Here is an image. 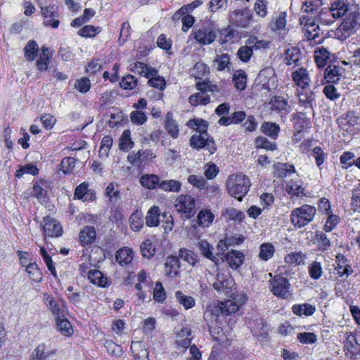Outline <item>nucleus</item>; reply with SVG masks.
I'll return each instance as SVG.
<instances>
[{
  "label": "nucleus",
  "instance_id": "nucleus-18",
  "mask_svg": "<svg viewBox=\"0 0 360 360\" xmlns=\"http://www.w3.org/2000/svg\"><path fill=\"white\" fill-rule=\"evenodd\" d=\"M245 260V255L240 250H230L221 259V262H226L228 268L233 271L240 269Z\"/></svg>",
  "mask_w": 360,
  "mask_h": 360
},
{
  "label": "nucleus",
  "instance_id": "nucleus-62",
  "mask_svg": "<svg viewBox=\"0 0 360 360\" xmlns=\"http://www.w3.org/2000/svg\"><path fill=\"white\" fill-rule=\"evenodd\" d=\"M181 188V184L179 180L167 179L161 181L159 188L167 192L178 193Z\"/></svg>",
  "mask_w": 360,
  "mask_h": 360
},
{
  "label": "nucleus",
  "instance_id": "nucleus-28",
  "mask_svg": "<svg viewBox=\"0 0 360 360\" xmlns=\"http://www.w3.org/2000/svg\"><path fill=\"white\" fill-rule=\"evenodd\" d=\"M198 248L200 253H201L203 257L211 261L216 266H217V257L214 256V253L213 252L214 248L208 240L201 239L198 243Z\"/></svg>",
  "mask_w": 360,
  "mask_h": 360
},
{
  "label": "nucleus",
  "instance_id": "nucleus-17",
  "mask_svg": "<svg viewBox=\"0 0 360 360\" xmlns=\"http://www.w3.org/2000/svg\"><path fill=\"white\" fill-rule=\"evenodd\" d=\"M155 157L150 149L139 150L137 152H131L129 154L127 159L131 165L136 167H144L152 162Z\"/></svg>",
  "mask_w": 360,
  "mask_h": 360
},
{
  "label": "nucleus",
  "instance_id": "nucleus-2",
  "mask_svg": "<svg viewBox=\"0 0 360 360\" xmlns=\"http://www.w3.org/2000/svg\"><path fill=\"white\" fill-rule=\"evenodd\" d=\"M251 186L250 179L243 174H231L226 181V190L229 195L241 202Z\"/></svg>",
  "mask_w": 360,
  "mask_h": 360
},
{
  "label": "nucleus",
  "instance_id": "nucleus-60",
  "mask_svg": "<svg viewBox=\"0 0 360 360\" xmlns=\"http://www.w3.org/2000/svg\"><path fill=\"white\" fill-rule=\"evenodd\" d=\"M319 5V0H305L302 4V12L316 18Z\"/></svg>",
  "mask_w": 360,
  "mask_h": 360
},
{
  "label": "nucleus",
  "instance_id": "nucleus-8",
  "mask_svg": "<svg viewBox=\"0 0 360 360\" xmlns=\"http://www.w3.org/2000/svg\"><path fill=\"white\" fill-rule=\"evenodd\" d=\"M343 352L348 359L356 360L357 356L360 355V344L358 342L357 333L355 332L345 333Z\"/></svg>",
  "mask_w": 360,
  "mask_h": 360
},
{
  "label": "nucleus",
  "instance_id": "nucleus-9",
  "mask_svg": "<svg viewBox=\"0 0 360 360\" xmlns=\"http://www.w3.org/2000/svg\"><path fill=\"white\" fill-rule=\"evenodd\" d=\"M96 198V191L91 187L89 182L85 181L75 186L73 200L86 202H94Z\"/></svg>",
  "mask_w": 360,
  "mask_h": 360
},
{
  "label": "nucleus",
  "instance_id": "nucleus-37",
  "mask_svg": "<svg viewBox=\"0 0 360 360\" xmlns=\"http://www.w3.org/2000/svg\"><path fill=\"white\" fill-rule=\"evenodd\" d=\"M340 18L342 17L336 15L335 13L330 11L328 8H322L319 13L316 14V20L322 25L329 26Z\"/></svg>",
  "mask_w": 360,
  "mask_h": 360
},
{
  "label": "nucleus",
  "instance_id": "nucleus-39",
  "mask_svg": "<svg viewBox=\"0 0 360 360\" xmlns=\"http://www.w3.org/2000/svg\"><path fill=\"white\" fill-rule=\"evenodd\" d=\"M314 243L317 248V250L322 252L328 250L330 247V241L326 233L321 231H316L314 237Z\"/></svg>",
  "mask_w": 360,
  "mask_h": 360
},
{
  "label": "nucleus",
  "instance_id": "nucleus-33",
  "mask_svg": "<svg viewBox=\"0 0 360 360\" xmlns=\"http://www.w3.org/2000/svg\"><path fill=\"white\" fill-rule=\"evenodd\" d=\"M188 128L195 131L198 134H208L209 123L202 118H191L186 122Z\"/></svg>",
  "mask_w": 360,
  "mask_h": 360
},
{
  "label": "nucleus",
  "instance_id": "nucleus-21",
  "mask_svg": "<svg viewBox=\"0 0 360 360\" xmlns=\"http://www.w3.org/2000/svg\"><path fill=\"white\" fill-rule=\"evenodd\" d=\"M96 229L93 226L86 225L80 229L79 242L80 245L86 247L92 245L96 240Z\"/></svg>",
  "mask_w": 360,
  "mask_h": 360
},
{
  "label": "nucleus",
  "instance_id": "nucleus-26",
  "mask_svg": "<svg viewBox=\"0 0 360 360\" xmlns=\"http://www.w3.org/2000/svg\"><path fill=\"white\" fill-rule=\"evenodd\" d=\"M165 129L167 134L173 139H177L179 136V124L178 122L173 119V113L167 112L165 115L164 122Z\"/></svg>",
  "mask_w": 360,
  "mask_h": 360
},
{
  "label": "nucleus",
  "instance_id": "nucleus-43",
  "mask_svg": "<svg viewBox=\"0 0 360 360\" xmlns=\"http://www.w3.org/2000/svg\"><path fill=\"white\" fill-rule=\"evenodd\" d=\"M233 285V278H226L224 276L217 274V281L212 284V288L217 292H224L228 293L231 290Z\"/></svg>",
  "mask_w": 360,
  "mask_h": 360
},
{
  "label": "nucleus",
  "instance_id": "nucleus-42",
  "mask_svg": "<svg viewBox=\"0 0 360 360\" xmlns=\"http://www.w3.org/2000/svg\"><path fill=\"white\" fill-rule=\"evenodd\" d=\"M160 182L159 176L155 174H143L140 179L141 185L148 190L160 188Z\"/></svg>",
  "mask_w": 360,
  "mask_h": 360
},
{
  "label": "nucleus",
  "instance_id": "nucleus-38",
  "mask_svg": "<svg viewBox=\"0 0 360 360\" xmlns=\"http://www.w3.org/2000/svg\"><path fill=\"white\" fill-rule=\"evenodd\" d=\"M260 131L265 136L273 140H276L281 131L278 124L272 122L265 121L260 126Z\"/></svg>",
  "mask_w": 360,
  "mask_h": 360
},
{
  "label": "nucleus",
  "instance_id": "nucleus-12",
  "mask_svg": "<svg viewBox=\"0 0 360 360\" xmlns=\"http://www.w3.org/2000/svg\"><path fill=\"white\" fill-rule=\"evenodd\" d=\"M267 107L271 112L276 113L281 117H285L290 112V105L287 99L281 96H272L267 103Z\"/></svg>",
  "mask_w": 360,
  "mask_h": 360
},
{
  "label": "nucleus",
  "instance_id": "nucleus-56",
  "mask_svg": "<svg viewBox=\"0 0 360 360\" xmlns=\"http://www.w3.org/2000/svg\"><path fill=\"white\" fill-rule=\"evenodd\" d=\"M347 0H332L328 8L338 16H344L348 10Z\"/></svg>",
  "mask_w": 360,
  "mask_h": 360
},
{
  "label": "nucleus",
  "instance_id": "nucleus-50",
  "mask_svg": "<svg viewBox=\"0 0 360 360\" xmlns=\"http://www.w3.org/2000/svg\"><path fill=\"white\" fill-rule=\"evenodd\" d=\"M130 229L134 231H139L142 229L143 226V219L141 211L136 210L131 214L129 219Z\"/></svg>",
  "mask_w": 360,
  "mask_h": 360
},
{
  "label": "nucleus",
  "instance_id": "nucleus-24",
  "mask_svg": "<svg viewBox=\"0 0 360 360\" xmlns=\"http://www.w3.org/2000/svg\"><path fill=\"white\" fill-rule=\"evenodd\" d=\"M52 58L53 52L50 49L46 46H41L39 55L36 60L37 69L40 72L47 70Z\"/></svg>",
  "mask_w": 360,
  "mask_h": 360
},
{
  "label": "nucleus",
  "instance_id": "nucleus-7",
  "mask_svg": "<svg viewBox=\"0 0 360 360\" xmlns=\"http://www.w3.org/2000/svg\"><path fill=\"white\" fill-rule=\"evenodd\" d=\"M41 229L44 239L47 238H58L63 233V227L60 222L50 216L43 218Z\"/></svg>",
  "mask_w": 360,
  "mask_h": 360
},
{
  "label": "nucleus",
  "instance_id": "nucleus-36",
  "mask_svg": "<svg viewBox=\"0 0 360 360\" xmlns=\"http://www.w3.org/2000/svg\"><path fill=\"white\" fill-rule=\"evenodd\" d=\"M330 52L326 47L321 46L316 48L314 53V58L318 69H321L326 66L330 59Z\"/></svg>",
  "mask_w": 360,
  "mask_h": 360
},
{
  "label": "nucleus",
  "instance_id": "nucleus-61",
  "mask_svg": "<svg viewBox=\"0 0 360 360\" xmlns=\"http://www.w3.org/2000/svg\"><path fill=\"white\" fill-rule=\"evenodd\" d=\"M188 102L193 107L206 105L210 103V97L209 95H204L202 93L196 92L191 95L188 98Z\"/></svg>",
  "mask_w": 360,
  "mask_h": 360
},
{
  "label": "nucleus",
  "instance_id": "nucleus-49",
  "mask_svg": "<svg viewBox=\"0 0 360 360\" xmlns=\"http://www.w3.org/2000/svg\"><path fill=\"white\" fill-rule=\"evenodd\" d=\"M191 331L190 329L184 328H181L180 333L178 334V340H176V345L179 347L187 349L191 346L192 338Z\"/></svg>",
  "mask_w": 360,
  "mask_h": 360
},
{
  "label": "nucleus",
  "instance_id": "nucleus-6",
  "mask_svg": "<svg viewBox=\"0 0 360 360\" xmlns=\"http://www.w3.org/2000/svg\"><path fill=\"white\" fill-rule=\"evenodd\" d=\"M190 146L193 149L200 150L205 149L209 155H213L217 152L216 142L211 135L193 134L190 138Z\"/></svg>",
  "mask_w": 360,
  "mask_h": 360
},
{
  "label": "nucleus",
  "instance_id": "nucleus-32",
  "mask_svg": "<svg viewBox=\"0 0 360 360\" xmlns=\"http://www.w3.org/2000/svg\"><path fill=\"white\" fill-rule=\"evenodd\" d=\"M274 176L284 179L292 174L296 173V169L294 165L290 163H275L273 165Z\"/></svg>",
  "mask_w": 360,
  "mask_h": 360
},
{
  "label": "nucleus",
  "instance_id": "nucleus-13",
  "mask_svg": "<svg viewBox=\"0 0 360 360\" xmlns=\"http://www.w3.org/2000/svg\"><path fill=\"white\" fill-rule=\"evenodd\" d=\"M316 21V18L313 15H302L299 18L300 25H303L304 36L309 41L315 40L319 37L320 29Z\"/></svg>",
  "mask_w": 360,
  "mask_h": 360
},
{
  "label": "nucleus",
  "instance_id": "nucleus-64",
  "mask_svg": "<svg viewBox=\"0 0 360 360\" xmlns=\"http://www.w3.org/2000/svg\"><path fill=\"white\" fill-rule=\"evenodd\" d=\"M101 32V27L94 25H84L77 31V34L80 37L93 38Z\"/></svg>",
  "mask_w": 360,
  "mask_h": 360
},
{
  "label": "nucleus",
  "instance_id": "nucleus-54",
  "mask_svg": "<svg viewBox=\"0 0 360 360\" xmlns=\"http://www.w3.org/2000/svg\"><path fill=\"white\" fill-rule=\"evenodd\" d=\"M119 149L123 152H128L134 146V142L131 139V131L129 129L123 131L121 137L119 139Z\"/></svg>",
  "mask_w": 360,
  "mask_h": 360
},
{
  "label": "nucleus",
  "instance_id": "nucleus-4",
  "mask_svg": "<svg viewBox=\"0 0 360 360\" xmlns=\"http://www.w3.org/2000/svg\"><path fill=\"white\" fill-rule=\"evenodd\" d=\"M174 207L181 219H191L197 213V200L190 194H181L174 200Z\"/></svg>",
  "mask_w": 360,
  "mask_h": 360
},
{
  "label": "nucleus",
  "instance_id": "nucleus-27",
  "mask_svg": "<svg viewBox=\"0 0 360 360\" xmlns=\"http://www.w3.org/2000/svg\"><path fill=\"white\" fill-rule=\"evenodd\" d=\"M56 354V349H49L44 343H41L37 345L34 350L32 352L29 360H46L50 356H54Z\"/></svg>",
  "mask_w": 360,
  "mask_h": 360
},
{
  "label": "nucleus",
  "instance_id": "nucleus-14",
  "mask_svg": "<svg viewBox=\"0 0 360 360\" xmlns=\"http://www.w3.org/2000/svg\"><path fill=\"white\" fill-rule=\"evenodd\" d=\"M195 40L201 45H209L214 42L216 32L210 25H202L193 31Z\"/></svg>",
  "mask_w": 360,
  "mask_h": 360
},
{
  "label": "nucleus",
  "instance_id": "nucleus-10",
  "mask_svg": "<svg viewBox=\"0 0 360 360\" xmlns=\"http://www.w3.org/2000/svg\"><path fill=\"white\" fill-rule=\"evenodd\" d=\"M271 291L273 295L281 299H286L290 295V284L289 280L276 275L271 281Z\"/></svg>",
  "mask_w": 360,
  "mask_h": 360
},
{
  "label": "nucleus",
  "instance_id": "nucleus-63",
  "mask_svg": "<svg viewBox=\"0 0 360 360\" xmlns=\"http://www.w3.org/2000/svg\"><path fill=\"white\" fill-rule=\"evenodd\" d=\"M195 87L200 93L203 94L207 92H218L220 90L217 84H212L209 79L197 82Z\"/></svg>",
  "mask_w": 360,
  "mask_h": 360
},
{
  "label": "nucleus",
  "instance_id": "nucleus-1",
  "mask_svg": "<svg viewBox=\"0 0 360 360\" xmlns=\"http://www.w3.org/2000/svg\"><path fill=\"white\" fill-rule=\"evenodd\" d=\"M45 27L56 30L60 24L59 5L56 0H37Z\"/></svg>",
  "mask_w": 360,
  "mask_h": 360
},
{
  "label": "nucleus",
  "instance_id": "nucleus-20",
  "mask_svg": "<svg viewBox=\"0 0 360 360\" xmlns=\"http://www.w3.org/2000/svg\"><path fill=\"white\" fill-rule=\"evenodd\" d=\"M291 77L297 89L304 91L309 86L310 78L307 69L301 68L296 70L292 72Z\"/></svg>",
  "mask_w": 360,
  "mask_h": 360
},
{
  "label": "nucleus",
  "instance_id": "nucleus-55",
  "mask_svg": "<svg viewBox=\"0 0 360 360\" xmlns=\"http://www.w3.org/2000/svg\"><path fill=\"white\" fill-rule=\"evenodd\" d=\"M176 300L180 305H182L185 310H189L196 304V301L191 295H186L181 290H177L174 293Z\"/></svg>",
  "mask_w": 360,
  "mask_h": 360
},
{
  "label": "nucleus",
  "instance_id": "nucleus-41",
  "mask_svg": "<svg viewBox=\"0 0 360 360\" xmlns=\"http://www.w3.org/2000/svg\"><path fill=\"white\" fill-rule=\"evenodd\" d=\"M134 71L146 78L150 76H154L158 73V70L152 66L148 65L147 63L141 61H136L134 65Z\"/></svg>",
  "mask_w": 360,
  "mask_h": 360
},
{
  "label": "nucleus",
  "instance_id": "nucleus-45",
  "mask_svg": "<svg viewBox=\"0 0 360 360\" xmlns=\"http://www.w3.org/2000/svg\"><path fill=\"white\" fill-rule=\"evenodd\" d=\"M292 311L298 316H302V315L311 316L315 313L316 307L315 305H311L308 303H304L302 304H295L292 306Z\"/></svg>",
  "mask_w": 360,
  "mask_h": 360
},
{
  "label": "nucleus",
  "instance_id": "nucleus-29",
  "mask_svg": "<svg viewBox=\"0 0 360 360\" xmlns=\"http://www.w3.org/2000/svg\"><path fill=\"white\" fill-rule=\"evenodd\" d=\"M221 217L225 219L227 222L233 221L237 224H241L245 219V214L243 212L233 207H229L222 210Z\"/></svg>",
  "mask_w": 360,
  "mask_h": 360
},
{
  "label": "nucleus",
  "instance_id": "nucleus-51",
  "mask_svg": "<svg viewBox=\"0 0 360 360\" xmlns=\"http://www.w3.org/2000/svg\"><path fill=\"white\" fill-rule=\"evenodd\" d=\"M40 171L37 167L33 163H27L23 165H20L19 169L14 173V176L16 179H20L25 174H31L32 176H37L39 174Z\"/></svg>",
  "mask_w": 360,
  "mask_h": 360
},
{
  "label": "nucleus",
  "instance_id": "nucleus-31",
  "mask_svg": "<svg viewBox=\"0 0 360 360\" xmlns=\"http://www.w3.org/2000/svg\"><path fill=\"white\" fill-rule=\"evenodd\" d=\"M165 275L168 278H174L179 276L180 261L176 256H168L165 264Z\"/></svg>",
  "mask_w": 360,
  "mask_h": 360
},
{
  "label": "nucleus",
  "instance_id": "nucleus-57",
  "mask_svg": "<svg viewBox=\"0 0 360 360\" xmlns=\"http://www.w3.org/2000/svg\"><path fill=\"white\" fill-rule=\"evenodd\" d=\"M275 248L271 243H264L259 245V259L263 262L271 259L274 255Z\"/></svg>",
  "mask_w": 360,
  "mask_h": 360
},
{
  "label": "nucleus",
  "instance_id": "nucleus-25",
  "mask_svg": "<svg viewBox=\"0 0 360 360\" xmlns=\"http://www.w3.org/2000/svg\"><path fill=\"white\" fill-rule=\"evenodd\" d=\"M43 300L50 311L52 312L55 319L64 316L63 307L60 305L59 302L55 300L53 296L44 292L43 294Z\"/></svg>",
  "mask_w": 360,
  "mask_h": 360
},
{
  "label": "nucleus",
  "instance_id": "nucleus-35",
  "mask_svg": "<svg viewBox=\"0 0 360 360\" xmlns=\"http://www.w3.org/2000/svg\"><path fill=\"white\" fill-rule=\"evenodd\" d=\"M298 105L304 108H312L315 101L314 93L307 89L304 91L297 89Z\"/></svg>",
  "mask_w": 360,
  "mask_h": 360
},
{
  "label": "nucleus",
  "instance_id": "nucleus-47",
  "mask_svg": "<svg viewBox=\"0 0 360 360\" xmlns=\"http://www.w3.org/2000/svg\"><path fill=\"white\" fill-rule=\"evenodd\" d=\"M44 184L45 181L41 179L36 181L34 186H32V193L39 202H47L49 200L47 191L43 188Z\"/></svg>",
  "mask_w": 360,
  "mask_h": 360
},
{
  "label": "nucleus",
  "instance_id": "nucleus-46",
  "mask_svg": "<svg viewBox=\"0 0 360 360\" xmlns=\"http://www.w3.org/2000/svg\"><path fill=\"white\" fill-rule=\"evenodd\" d=\"M40 51L37 41L31 39L27 41L24 46V57L28 61H33L37 56V53Z\"/></svg>",
  "mask_w": 360,
  "mask_h": 360
},
{
  "label": "nucleus",
  "instance_id": "nucleus-44",
  "mask_svg": "<svg viewBox=\"0 0 360 360\" xmlns=\"http://www.w3.org/2000/svg\"><path fill=\"white\" fill-rule=\"evenodd\" d=\"M115 259L122 266H127L134 259V252L127 247L119 249L116 252Z\"/></svg>",
  "mask_w": 360,
  "mask_h": 360
},
{
  "label": "nucleus",
  "instance_id": "nucleus-52",
  "mask_svg": "<svg viewBox=\"0 0 360 360\" xmlns=\"http://www.w3.org/2000/svg\"><path fill=\"white\" fill-rule=\"evenodd\" d=\"M56 322L57 329H58L61 335L65 337H71L72 335L73 328L67 318H56Z\"/></svg>",
  "mask_w": 360,
  "mask_h": 360
},
{
  "label": "nucleus",
  "instance_id": "nucleus-19",
  "mask_svg": "<svg viewBox=\"0 0 360 360\" xmlns=\"http://www.w3.org/2000/svg\"><path fill=\"white\" fill-rule=\"evenodd\" d=\"M287 13L285 11H278L272 15L269 21L267 27L271 32L279 33L285 30Z\"/></svg>",
  "mask_w": 360,
  "mask_h": 360
},
{
  "label": "nucleus",
  "instance_id": "nucleus-23",
  "mask_svg": "<svg viewBox=\"0 0 360 360\" xmlns=\"http://www.w3.org/2000/svg\"><path fill=\"white\" fill-rule=\"evenodd\" d=\"M342 68L339 65L330 63L323 72V80L327 84H337L340 81Z\"/></svg>",
  "mask_w": 360,
  "mask_h": 360
},
{
  "label": "nucleus",
  "instance_id": "nucleus-22",
  "mask_svg": "<svg viewBox=\"0 0 360 360\" xmlns=\"http://www.w3.org/2000/svg\"><path fill=\"white\" fill-rule=\"evenodd\" d=\"M291 122L295 130L307 131L310 128V118L307 117L306 112H297L291 115Z\"/></svg>",
  "mask_w": 360,
  "mask_h": 360
},
{
  "label": "nucleus",
  "instance_id": "nucleus-16",
  "mask_svg": "<svg viewBox=\"0 0 360 360\" xmlns=\"http://www.w3.org/2000/svg\"><path fill=\"white\" fill-rule=\"evenodd\" d=\"M240 305L234 300L218 301L217 304L212 305L211 311L217 317L228 316L239 311Z\"/></svg>",
  "mask_w": 360,
  "mask_h": 360
},
{
  "label": "nucleus",
  "instance_id": "nucleus-40",
  "mask_svg": "<svg viewBox=\"0 0 360 360\" xmlns=\"http://www.w3.org/2000/svg\"><path fill=\"white\" fill-rule=\"evenodd\" d=\"M162 213L159 206L154 205L149 208L146 217V224L148 227L153 228L160 224V217Z\"/></svg>",
  "mask_w": 360,
  "mask_h": 360
},
{
  "label": "nucleus",
  "instance_id": "nucleus-34",
  "mask_svg": "<svg viewBox=\"0 0 360 360\" xmlns=\"http://www.w3.org/2000/svg\"><path fill=\"white\" fill-rule=\"evenodd\" d=\"M214 219L215 215L210 209H202L198 212L196 224L199 227L209 228Z\"/></svg>",
  "mask_w": 360,
  "mask_h": 360
},
{
  "label": "nucleus",
  "instance_id": "nucleus-15",
  "mask_svg": "<svg viewBox=\"0 0 360 360\" xmlns=\"http://www.w3.org/2000/svg\"><path fill=\"white\" fill-rule=\"evenodd\" d=\"M334 269L339 278H347L353 274L351 262L341 253L336 254L335 257Z\"/></svg>",
  "mask_w": 360,
  "mask_h": 360
},
{
  "label": "nucleus",
  "instance_id": "nucleus-5",
  "mask_svg": "<svg viewBox=\"0 0 360 360\" xmlns=\"http://www.w3.org/2000/svg\"><path fill=\"white\" fill-rule=\"evenodd\" d=\"M359 27L360 13L354 11L347 15L345 18L342 20L338 30H336V34L341 33L339 37L342 39H346L356 32Z\"/></svg>",
  "mask_w": 360,
  "mask_h": 360
},
{
  "label": "nucleus",
  "instance_id": "nucleus-11",
  "mask_svg": "<svg viewBox=\"0 0 360 360\" xmlns=\"http://www.w3.org/2000/svg\"><path fill=\"white\" fill-rule=\"evenodd\" d=\"M253 20V14L248 8L236 9L229 15V21L233 26L248 27Z\"/></svg>",
  "mask_w": 360,
  "mask_h": 360
},
{
  "label": "nucleus",
  "instance_id": "nucleus-30",
  "mask_svg": "<svg viewBox=\"0 0 360 360\" xmlns=\"http://www.w3.org/2000/svg\"><path fill=\"white\" fill-rule=\"evenodd\" d=\"M87 279L90 281L93 285H96L103 288L110 285L109 278L103 274L102 271L97 269H91V271L88 272Z\"/></svg>",
  "mask_w": 360,
  "mask_h": 360
},
{
  "label": "nucleus",
  "instance_id": "nucleus-59",
  "mask_svg": "<svg viewBox=\"0 0 360 360\" xmlns=\"http://www.w3.org/2000/svg\"><path fill=\"white\" fill-rule=\"evenodd\" d=\"M214 65L218 71H224L229 70L231 68L230 56L227 53H223L220 55H217L214 60Z\"/></svg>",
  "mask_w": 360,
  "mask_h": 360
},
{
  "label": "nucleus",
  "instance_id": "nucleus-53",
  "mask_svg": "<svg viewBox=\"0 0 360 360\" xmlns=\"http://www.w3.org/2000/svg\"><path fill=\"white\" fill-rule=\"evenodd\" d=\"M25 273L28 274L29 278L34 283H40L42 281V272L37 263H30L25 267Z\"/></svg>",
  "mask_w": 360,
  "mask_h": 360
},
{
  "label": "nucleus",
  "instance_id": "nucleus-3",
  "mask_svg": "<svg viewBox=\"0 0 360 360\" xmlns=\"http://www.w3.org/2000/svg\"><path fill=\"white\" fill-rule=\"evenodd\" d=\"M316 214L315 207L304 204L292 210L290 213V222L296 229H302L314 221Z\"/></svg>",
  "mask_w": 360,
  "mask_h": 360
},
{
  "label": "nucleus",
  "instance_id": "nucleus-58",
  "mask_svg": "<svg viewBox=\"0 0 360 360\" xmlns=\"http://www.w3.org/2000/svg\"><path fill=\"white\" fill-rule=\"evenodd\" d=\"M300 58V51L297 46H291L285 51V63L287 65L297 64Z\"/></svg>",
  "mask_w": 360,
  "mask_h": 360
},
{
  "label": "nucleus",
  "instance_id": "nucleus-48",
  "mask_svg": "<svg viewBox=\"0 0 360 360\" xmlns=\"http://www.w3.org/2000/svg\"><path fill=\"white\" fill-rule=\"evenodd\" d=\"M247 75L245 70L240 69L233 75V82L236 90L243 91L247 87Z\"/></svg>",
  "mask_w": 360,
  "mask_h": 360
}]
</instances>
